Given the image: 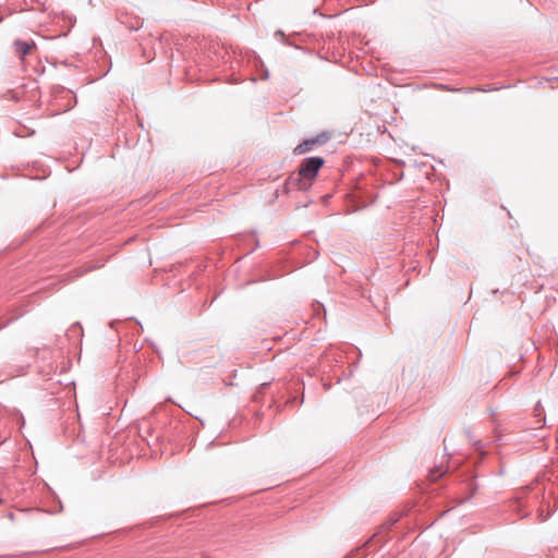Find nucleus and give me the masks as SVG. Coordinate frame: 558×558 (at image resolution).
<instances>
[{
	"label": "nucleus",
	"mask_w": 558,
	"mask_h": 558,
	"mask_svg": "<svg viewBox=\"0 0 558 558\" xmlns=\"http://www.w3.org/2000/svg\"><path fill=\"white\" fill-rule=\"evenodd\" d=\"M538 408H539V404H537V407L535 408V411L538 412ZM539 413H537L538 415Z\"/></svg>",
	"instance_id": "nucleus-7"
},
{
	"label": "nucleus",
	"mask_w": 558,
	"mask_h": 558,
	"mask_svg": "<svg viewBox=\"0 0 558 558\" xmlns=\"http://www.w3.org/2000/svg\"><path fill=\"white\" fill-rule=\"evenodd\" d=\"M14 47H15L16 53L23 59L33 49L36 48V45H35L34 41L15 40L14 41Z\"/></svg>",
	"instance_id": "nucleus-2"
},
{
	"label": "nucleus",
	"mask_w": 558,
	"mask_h": 558,
	"mask_svg": "<svg viewBox=\"0 0 558 558\" xmlns=\"http://www.w3.org/2000/svg\"><path fill=\"white\" fill-rule=\"evenodd\" d=\"M313 140L315 142V145H323L329 140V135H327L325 133H320V134L316 135L315 137H313Z\"/></svg>",
	"instance_id": "nucleus-5"
},
{
	"label": "nucleus",
	"mask_w": 558,
	"mask_h": 558,
	"mask_svg": "<svg viewBox=\"0 0 558 558\" xmlns=\"http://www.w3.org/2000/svg\"><path fill=\"white\" fill-rule=\"evenodd\" d=\"M315 145V142L313 138H307L305 141H303L302 143H300L295 148H294V154L295 155H302V154H305L307 151H311L313 148H314Z\"/></svg>",
	"instance_id": "nucleus-3"
},
{
	"label": "nucleus",
	"mask_w": 558,
	"mask_h": 558,
	"mask_svg": "<svg viewBox=\"0 0 558 558\" xmlns=\"http://www.w3.org/2000/svg\"><path fill=\"white\" fill-rule=\"evenodd\" d=\"M445 471L441 468H435L429 472V480L435 482L444 475Z\"/></svg>",
	"instance_id": "nucleus-4"
},
{
	"label": "nucleus",
	"mask_w": 558,
	"mask_h": 558,
	"mask_svg": "<svg viewBox=\"0 0 558 558\" xmlns=\"http://www.w3.org/2000/svg\"><path fill=\"white\" fill-rule=\"evenodd\" d=\"M275 36H276V37H283V36H284V34H283L281 31H277V32L275 33Z\"/></svg>",
	"instance_id": "nucleus-6"
},
{
	"label": "nucleus",
	"mask_w": 558,
	"mask_h": 558,
	"mask_svg": "<svg viewBox=\"0 0 558 558\" xmlns=\"http://www.w3.org/2000/svg\"><path fill=\"white\" fill-rule=\"evenodd\" d=\"M324 163L325 160L322 157L304 158L299 167L298 173L291 174L287 180V186L301 191L308 190Z\"/></svg>",
	"instance_id": "nucleus-1"
}]
</instances>
